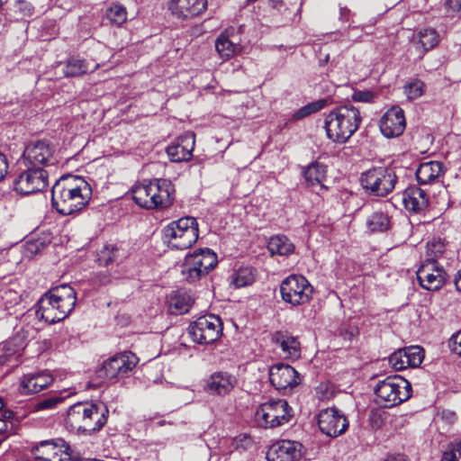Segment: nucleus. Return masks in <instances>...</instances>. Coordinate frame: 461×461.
Returning a JSON list of instances; mask_svg holds the SVG:
<instances>
[{"mask_svg": "<svg viewBox=\"0 0 461 461\" xmlns=\"http://www.w3.org/2000/svg\"><path fill=\"white\" fill-rule=\"evenodd\" d=\"M2 434L9 436V425L5 420L0 419V435Z\"/></svg>", "mask_w": 461, "mask_h": 461, "instance_id": "56", "label": "nucleus"}, {"mask_svg": "<svg viewBox=\"0 0 461 461\" xmlns=\"http://www.w3.org/2000/svg\"><path fill=\"white\" fill-rule=\"evenodd\" d=\"M273 340L280 346L285 357L291 359H298L300 357L301 347L296 337L286 331H277L275 333Z\"/></svg>", "mask_w": 461, "mask_h": 461, "instance_id": "31", "label": "nucleus"}, {"mask_svg": "<svg viewBox=\"0 0 461 461\" xmlns=\"http://www.w3.org/2000/svg\"><path fill=\"white\" fill-rule=\"evenodd\" d=\"M384 461H408L407 457L403 455L389 456Z\"/></svg>", "mask_w": 461, "mask_h": 461, "instance_id": "57", "label": "nucleus"}, {"mask_svg": "<svg viewBox=\"0 0 461 461\" xmlns=\"http://www.w3.org/2000/svg\"><path fill=\"white\" fill-rule=\"evenodd\" d=\"M163 233L169 247L181 250L187 249L198 239V223L194 217H182L166 226Z\"/></svg>", "mask_w": 461, "mask_h": 461, "instance_id": "5", "label": "nucleus"}, {"mask_svg": "<svg viewBox=\"0 0 461 461\" xmlns=\"http://www.w3.org/2000/svg\"><path fill=\"white\" fill-rule=\"evenodd\" d=\"M292 409L285 400H271L260 404L254 415L255 423L264 429H274L290 421Z\"/></svg>", "mask_w": 461, "mask_h": 461, "instance_id": "7", "label": "nucleus"}, {"mask_svg": "<svg viewBox=\"0 0 461 461\" xmlns=\"http://www.w3.org/2000/svg\"><path fill=\"white\" fill-rule=\"evenodd\" d=\"M108 409L103 402H78L69 407L67 424L78 433L91 435L107 422Z\"/></svg>", "mask_w": 461, "mask_h": 461, "instance_id": "2", "label": "nucleus"}, {"mask_svg": "<svg viewBox=\"0 0 461 461\" xmlns=\"http://www.w3.org/2000/svg\"><path fill=\"white\" fill-rule=\"evenodd\" d=\"M237 384L234 375L228 372L219 371L212 374L203 386L204 391L211 395H226L230 393Z\"/></svg>", "mask_w": 461, "mask_h": 461, "instance_id": "25", "label": "nucleus"}, {"mask_svg": "<svg viewBox=\"0 0 461 461\" xmlns=\"http://www.w3.org/2000/svg\"><path fill=\"white\" fill-rule=\"evenodd\" d=\"M402 203L408 211L420 212L428 207L429 198L425 190L411 187L404 191Z\"/></svg>", "mask_w": 461, "mask_h": 461, "instance_id": "30", "label": "nucleus"}, {"mask_svg": "<svg viewBox=\"0 0 461 461\" xmlns=\"http://www.w3.org/2000/svg\"><path fill=\"white\" fill-rule=\"evenodd\" d=\"M327 104V101L325 99H320L318 101L310 103L303 107H301L298 111H296L293 114V118L295 120H300L304 117H307L312 113H315L321 109H323Z\"/></svg>", "mask_w": 461, "mask_h": 461, "instance_id": "41", "label": "nucleus"}, {"mask_svg": "<svg viewBox=\"0 0 461 461\" xmlns=\"http://www.w3.org/2000/svg\"><path fill=\"white\" fill-rule=\"evenodd\" d=\"M445 6L447 13H457L461 10V0H446Z\"/></svg>", "mask_w": 461, "mask_h": 461, "instance_id": "51", "label": "nucleus"}, {"mask_svg": "<svg viewBox=\"0 0 461 461\" xmlns=\"http://www.w3.org/2000/svg\"><path fill=\"white\" fill-rule=\"evenodd\" d=\"M412 41L415 44L420 45L422 50L421 53L424 54L438 45L439 36L435 29L424 28L413 35Z\"/></svg>", "mask_w": 461, "mask_h": 461, "instance_id": "35", "label": "nucleus"}, {"mask_svg": "<svg viewBox=\"0 0 461 461\" xmlns=\"http://www.w3.org/2000/svg\"><path fill=\"white\" fill-rule=\"evenodd\" d=\"M444 173V164L440 161L431 160L419 166L416 170V177L420 185H430L443 177Z\"/></svg>", "mask_w": 461, "mask_h": 461, "instance_id": "29", "label": "nucleus"}, {"mask_svg": "<svg viewBox=\"0 0 461 461\" xmlns=\"http://www.w3.org/2000/svg\"><path fill=\"white\" fill-rule=\"evenodd\" d=\"M8 160L6 156L0 152V181L4 179L8 171Z\"/></svg>", "mask_w": 461, "mask_h": 461, "instance_id": "53", "label": "nucleus"}, {"mask_svg": "<svg viewBox=\"0 0 461 461\" xmlns=\"http://www.w3.org/2000/svg\"><path fill=\"white\" fill-rule=\"evenodd\" d=\"M417 279L422 288L429 291H438L446 282V272L436 259L428 258L419 267Z\"/></svg>", "mask_w": 461, "mask_h": 461, "instance_id": "15", "label": "nucleus"}, {"mask_svg": "<svg viewBox=\"0 0 461 461\" xmlns=\"http://www.w3.org/2000/svg\"><path fill=\"white\" fill-rule=\"evenodd\" d=\"M267 249L272 255L289 256L294 251V245L285 235L279 234L270 238Z\"/></svg>", "mask_w": 461, "mask_h": 461, "instance_id": "36", "label": "nucleus"}, {"mask_svg": "<svg viewBox=\"0 0 461 461\" xmlns=\"http://www.w3.org/2000/svg\"><path fill=\"white\" fill-rule=\"evenodd\" d=\"M377 94L371 90L356 91L352 95L353 101L361 103H374Z\"/></svg>", "mask_w": 461, "mask_h": 461, "instance_id": "45", "label": "nucleus"}, {"mask_svg": "<svg viewBox=\"0 0 461 461\" xmlns=\"http://www.w3.org/2000/svg\"><path fill=\"white\" fill-rule=\"evenodd\" d=\"M8 438V435L2 434L0 435V445Z\"/></svg>", "mask_w": 461, "mask_h": 461, "instance_id": "59", "label": "nucleus"}, {"mask_svg": "<svg viewBox=\"0 0 461 461\" xmlns=\"http://www.w3.org/2000/svg\"><path fill=\"white\" fill-rule=\"evenodd\" d=\"M112 276L108 271H100L92 277V282L95 285H105L110 284Z\"/></svg>", "mask_w": 461, "mask_h": 461, "instance_id": "48", "label": "nucleus"}, {"mask_svg": "<svg viewBox=\"0 0 461 461\" xmlns=\"http://www.w3.org/2000/svg\"><path fill=\"white\" fill-rule=\"evenodd\" d=\"M19 8L24 12V14L30 15L32 14L31 5L25 1H20L18 3Z\"/></svg>", "mask_w": 461, "mask_h": 461, "instance_id": "55", "label": "nucleus"}, {"mask_svg": "<svg viewBox=\"0 0 461 461\" xmlns=\"http://www.w3.org/2000/svg\"><path fill=\"white\" fill-rule=\"evenodd\" d=\"M454 283L456 290L461 293V269L457 272Z\"/></svg>", "mask_w": 461, "mask_h": 461, "instance_id": "58", "label": "nucleus"}, {"mask_svg": "<svg viewBox=\"0 0 461 461\" xmlns=\"http://www.w3.org/2000/svg\"><path fill=\"white\" fill-rule=\"evenodd\" d=\"M269 380L278 391L291 390L301 383L297 371L285 364H277L270 368Z\"/></svg>", "mask_w": 461, "mask_h": 461, "instance_id": "18", "label": "nucleus"}, {"mask_svg": "<svg viewBox=\"0 0 461 461\" xmlns=\"http://www.w3.org/2000/svg\"><path fill=\"white\" fill-rule=\"evenodd\" d=\"M449 347L454 352L461 355V330L450 338Z\"/></svg>", "mask_w": 461, "mask_h": 461, "instance_id": "49", "label": "nucleus"}, {"mask_svg": "<svg viewBox=\"0 0 461 461\" xmlns=\"http://www.w3.org/2000/svg\"><path fill=\"white\" fill-rule=\"evenodd\" d=\"M375 393L377 402L390 408L407 401L411 395V384L400 375L388 376L380 381Z\"/></svg>", "mask_w": 461, "mask_h": 461, "instance_id": "6", "label": "nucleus"}, {"mask_svg": "<svg viewBox=\"0 0 461 461\" xmlns=\"http://www.w3.org/2000/svg\"><path fill=\"white\" fill-rule=\"evenodd\" d=\"M194 301L190 294L177 292L170 297L169 311L173 314H185L189 312Z\"/></svg>", "mask_w": 461, "mask_h": 461, "instance_id": "37", "label": "nucleus"}, {"mask_svg": "<svg viewBox=\"0 0 461 461\" xmlns=\"http://www.w3.org/2000/svg\"><path fill=\"white\" fill-rule=\"evenodd\" d=\"M442 418L445 419L447 422L453 423L456 420V414L450 411H445L442 412Z\"/></svg>", "mask_w": 461, "mask_h": 461, "instance_id": "54", "label": "nucleus"}, {"mask_svg": "<svg viewBox=\"0 0 461 461\" xmlns=\"http://www.w3.org/2000/svg\"><path fill=\"white\" fill-rule=\"evenodd\" d=\"M370 421L374 428H381L384 424L383 414L380 411H373L370 416Z\"/></svg>", "mask_w": 461, "mask_h": 461, "instance_id": "52", "label": "nucleus"}, {"mask_svg": "<svg viewBox=\"0 0 461 461\" xmlns=\"http://www.w3.org/2000/svg\"><path fill=\"white\" fill-rule=\"evenodd\" d=\"M137 360V357L131 352L115 356L104 363L97 371V375L109 380L123 377L135 367Z\"/></svg>", "mask_w": 461, "mask_h": 461, "instance_id": "14", "label": "nucleus"}, {"mask_svg": "<svg viewBox=\"0 0 461 461\" xmlns=\"http://www.w3.org/2000/svg\"><path fill=\"white\" fill-rule=\"evenodd\" d=\"M3 407H4V403H3L2 399L0 398V410H2Z\"/></svg>", "mask_w": 461, "mask_h": 461, "instance_id": "60", "label": "nucleus"}, {"mask_svg": "<svg viewBox=\"0 0 461 461\" xmlns=\"http://www.w3.org/2000/svg\"><path fill=\"white\" fill-rule=\"evenodd\" d=\"M131 192L138 205L152 210L170 207L175 200L176 190L170 180L155 178L135 185Z\"/></svg>", "mask_w": 461, "mask_h": 461, "instance_id": "3", "label": "nucleus"}, {"mask_svg": "<svg viewBox=\"0 0 461 461\" xmlns=\"http://www.w3.org/2000/svg\"><path fill=\"white\" fill-rule=\"evenodd\" d=\"M326 166L319 162H314L303 169V174L306 184L309 186H319L321 189H326L323 182L326 179Z\"/></svg>", "mask_w": 461, "mask_h": 461, "instance_id": "34", "label": "nucleus"}, {"mask_svg": "<svg viewBox=\"0 0 461 461\" xmlns=\"http://www.w3.org/2000/svg\"><path fill=\"white\" fill-rule=\"evenodd\" d=\"M301 447L296 441H277L269 447L267 458L268 461H298L302 455Z\"/></svg>", "mask_w": 461, "mask_h": 461, "instance_id": "24", "label": "nucleus"}, {"mask_svg": "<svg viewBox=\"0 0 461 461\" xmlns=\"http://www.w3.org/2000/svg\"><path fill=\"white\" fill-rule=\"evenodd\" d=\"M222 331V324L219 317L205 315L199 317L189 325L188 332L198 344H210L216 341Z\"/></svg>", "mask_w": 461, "mask_h": 461, "instance_id": "12", "label": "nucleus"}, {"mask_svg": "<svg viewBox=\"0 0 461 461\" xmlns=\"http://www.w3.org/2000/svg\"><path fill=\"white\" fill-rule=\"evenodd\" d=\"M25 348V338L16 333L12 338L0 344V366H16L22 352Z\"/></svg>", "mask_w": 461, "mask_h": 461, "instance_id": "23", "label": "nucleus"}, {"mask_svg": "<svg viewBox=\"0 0 461 461\" xmlns=\"http://www.w3.org/2000/svg\"><path fill=\"white\" fill-rule=\"evenodd\" d=\"M25 167L14 182V190L24 195L44 190L49 184L47 171L44 168Z\"/></svg>", "mask_w": 461, "mask_h": 461, "instance_id": "13", "label": "nucleus"}, {"mask_svg": "<svg viewBox=\"0 0 461 461\" xmlns=\"http://www.w3.org/2000/svg\"><path fill=\"white\" fill-rule=\"evenodd\" d=\"M362 118L352 105H343L331 111L325 119L327 136L334 142L345 143L357 131Z\"/></svg>", "mask_w": 461, "mask_h": 461, "instance_id": "4", "label": "nucleus"}, {"mask_svg": "<svg viewBox=\"0 0 461 461\" xmlns=\"http://www.w3.org/2000/svg\"><path fill=\"white\" fill-rule=\"evenodd\" d=\"M54 148L45 140H39L26 147L23 158L25 166L43 168L55 163Z\"/></svg>", "mask_w": 461, "mask_h": 461, "instance_id": "16", "label": "nucleus"}, {"mask_svg": "<svg viewBox=\"0 0 461 461\" xmlns=\"http://www.w3.org/2000/svg\"><path fill=\"white\" fill-rule=\"evenodd\" d=\"M405 126L406 121L403 110L398 106L387 110L379 122L380 131L386 138H395L402 135Z\"/></svg>", "mask_w": 461, "mask_h": 461, "instance_id": "20", "label": "nucleus"}, {"mask_svg": "<svg viewBox=\"0 0 461 461\" xmlns=\"http://www.w3.org/2000/svg\"><path fill=\"white\" fill-rule=\"evenodd\" d=\"M444 251V244L440 240L429 242L427 245V255L429 258H437Z\"/></svg>", "mask_w": 461, "mask_h": 461, "instance_id": "47", "label": "nucleus"}, {"mask_svg": "<svg viewBox=\"0 0 461 461\" xmlns=\"http://www.w3.org/2000/svg\"><path fill=\"white\" fill-rule=\"evenodd\" d=\"M36 314L49 323H55L63 320L60 310L56 303L44 294L37 303Z\"/></svg>", "mask_w": 461, "mask_h": 461, "instance_id": "32", "label": "nucleus"}, {"mask_svg": "<svg viewBox=\"0 0 461 461\" xmlns=\"http://www.w3.org/2000/svg\"><path fill=\"white\" fill-rule=\"evenodd\" d=\"M53 381V375L47 370L27 373L20 378L18 392L22 395L37 393L50 386Z\"/></svg>", "mask_w": 461, "mask_h": 461, "instance_id": "19", "label": "nucleus"}, {"mask_svg": "<svg viewBox=\"0 0 461 461\" xmlns=\"http://www.w3.org/2000/svg\"><path fill=\"white\" fill-rule=\"evenodd\" d=\"M318 425L322 433L335 438L347 430L348 422L339 410L328 408L319 413Z\"/></svg>", "mask_w": 461, "mask_h": 461, "instance_id": "17", "label": "nucleus"}, {"mask_svg": "<svg viewBox=\"0 0 461 461\" xmlns=\"http://www.w3.org/2000/svg\"><path fill=\"white\" fill-rule=\"evenodd\" d=\"M107 18L115 24H122L127 19V12L125 7L117 3H113L106 11Z\"/></svg>", "mask_w": 461, "mask_h": 461, "instance_id": "42", "label": "nucleus"}, {"mask_svg": "<svg viewBox=\"0 0 461 461\" xmlns=\"http://www.w3.org/2000/svg\"><path fill=\"white\" fill-rule=\"evenodd\" d=\"M207 0H170L167 9L179 20H186L200 14L205 10Z\"/></svg>", "mask_w": 461, "mask_h": 461, "instance_id": "26", "label": "nucleus"}, {"mask_svg": "<svg viewBox=\"0 0 461 461\" xmlns=\"http://www.w3.org/2000/svg\"><path fill=\"white\" fill-rule=\"evenodd\" d=\"M30 452L35 461H73L69 445L60 438L35 442Z\"/></svg>", "mask_w": 461, "mask_h": 461, "instance_id": "11", "label": "nucleus"}, {"mask_svg": "<svg viewBox=\"0 0 461 461\" xmlns=\"http://www.w3.org/2000/svg\"><path fill=\"white\" fill-rule=\"evenodd\" d=\"M282 299L293 306L307 303L311 301L313 287L302 275H290L280 285Z\"/></svg>", "mask_w": 461, "mask_h": 461, "instance_id": "10", "label": "nucleus"}, {"mask_svg": "<svg viewBox=\"0 0 461 461\" xmlns=\"http://www.w3.org/2000/svg\"><path fill=\"white\" fill-rule=\"evenodd\" d=\"M67 396H61L59 394L50 395L47 398L40 400L36 405L35 409L37 411L43 410H52L56 408L59 403H61Z\"/></svg>", "mask_w": 461, "mask_h": 461, "instance_id": "44", "label": "nucleus"}, {"mask_svg": "<svg viewBox=\"0 0 461 461\" xmlns=\"http://www.w3.org/2000/svg\"><path fill=\"white\" fill-rule=\"evenodd\" d=\"M217 263V255L212 250L199 249L185 258L181 272L186 281L194 283L208 275Z\"/></svg>", "mask_w": 461, "mask_h": 461, "instance_id": "9", "label": "nucleus"}, {"mask_svg": "<svg viewBox=\"0 0 461 461\" xmlns=\"http://www.w3.org/2000/svg\"><path fill=\"white\" fill-rule=\"evenodd\" d=\"M95 61H88L79 58H70L66 62L63 72L66 77H79L93 72L98 68Z\"/></svg>", "mask_w": 461, "mask_h": 461, "instance_id": "33", "label": "nucleus"}, {"mask_svg": "<svg viewBox=\"0 0 461 461\" xmlns=\"http://www.w3.org/2000/svg\"><path fill=\"white\" fill-rule=\"evenodd\" d=\"M194 143V134L191 131L185 132L167 148V153L170 160L173 162H181L190 159Z\"/></svg>", "mask_w": 461, "mask_h": 461, "instance_id": "27", "label": "nucleus"}, {"mask_svg": "<svg viewBox=\"0 0 461 461\" xmlns=\"http://www.w3.org/2000/svg\"><path fill=\"white\" fill-rule=\"evenodd\" d=\"M357 334H358V330L355 326H349L348 328L341 330V331H340V335L345 339H348V340H351L352 339L357 337Z\"/></svg>", "mask_w": 461, "mask_h": 461, "instance_id": "50", "label": "nucleus"}, {"mask_svg": "<svg viewBox=\"0 0 461 461\" xmlns=\"http://www.w3.org/2000/svg\"><path fill=\"white\" fill-rule=\"evenodd\" d=\"M92 197L90 185L81 176H61L52 186V206L63 215H69L84 209Z\"/></svg>", "mask_w": 461, "mask_h": 461, "instance_id": "1", "label": "nucleus"}, {"mask_svg": "<svg viewBox=\"0 0 461 461\" xmlns=\"http://www.w3.org/2000/svg\"><path fill=\"white\" fill-rule=\"evenodd\" d=\"M234 29L230 28L222 32L215 41V48L223 60H228L240 52L241 47L234 39Z\"/></svg>", "mask_w": 461, "mask_h": 461, "instance_id": "28", "label": "nucleus"}, {"mask_svg": "<svg viewBox=\"0 0 461 461\" xmlns=\"http://www.w3.org/2000/svg\"><path fill=\"white\" fill-rule=\"evenodd\" d=\"M397 176L393 169L386 167L371 168L362 173L360 182L367 194L375 196H385L395 186Z\"/></svg>", "mask_w": 461, "mask_h": 461, "instance_id": "8", "label": "nucleus"}, {"mask_svg": "<svg viewBox=\"0 0 461 461\" xmlns=\"http://www.w3.org/2000/svg\"><path fill=\"white\" fill-rule=\"evenodd\" d=\"M255 280L253 269L249 267H240L230 276V284L234 288L251 285Z\"/></svg>", "mask_w": 461, "mask_h": 461, "instance_id": "39", "label": "nucleus"}, {"mask_svg": "<svg viewBox=\"0 0 461 461\" xmlns=\"http://www.w3.org/2000/svg\"><path fill=\"white\" fill-rule=\"evenodd\" d=\"M2 4H3V3H2V0H0V7L2 6Z\"/></svg>", "mask_w": 461, "mask_h": 461, "instance_id": "61", "label": "nucleus"}, {"mask_svg": "<svg viewBox=\"0 0 461 461\" xmlns=\"http://www.w3.org/2000/svg\"><path fill=\"white\" fill-rule=\"evenodd\" d=\"M45 294L53 302V303H56L59 306L63 320L68 316L76 305V292L74 288L68 285L64 284L56 286Z\"/></svg>", "mask_w": 461, "mask_h": 461, "instance_id": "22", "label": "nucleus"}, {"mask_svg": "<svg viewBox=\"0 0 461 461\" xmlns=\"http://www.w3.org/2000/svg\"><path fill=\"white\" fill-rule=\"evenodd\" d=\"M424 83L420 79H412L404 86V94L407 98L413 100L424 94Z\"/></svg>", "mask_w": 461, "mask_h": 461, "instance_id": "43", "label": "nucleus"}, {"mask_svg": "<svg viewBox=\"0 0 461 461\" xmlns=\"http://www.w3.org/2000/svg\"><path fill=\"white\" fill-rule=\"evenodd\" d=\"M122 257L120 247L116 244H106L98 251L96 262L99 266L108 267Z\"/></svg>", "mask_w": 461, "mask_h": 461, "instance_id": "38", "label": "nucleus"}, {"mask_svg": "<svg viewBox=\"0 0 461 461\" xmlns=\"http://www.w3.org/2000/svg\"><path fill=\"white\" fill-rule=\"evenodd\" d=\"M443 461H461V442L454 443L443 455Z\"/></svg>", "mask_w": 461, "mask_h": 461, "instance_id": "46", "label": "nucleus"}, {"mask_svg": "<svg viewBox=\"0 0 461 461\" xmlns=\"http://www.w3.org/2000/svg\"><path fill=\"white\" fill-rule=\"evenodd\" d=\"M389 218L383 212H374L367 220V227L371 231H384L388 229Z\"/></svg>", "mask_w": 461, "mask_h": 461, "instance_id": "40", "label": "nucleus"}, {"mask_svg": "<svg viewBox=\"0 0 461 461\" xmlns=\"http://www.w3.org/2000/svg\"><path fill=\"white\" fill-rule=\"evenodd\" d=\"M424 358L422 348L411 346L393 352L389 357V363L395 370L419 366Z\"/></svg>", "mask_w": 461, "mask_h": 461, "instance_id": "21", "label": "nucleus"}]
</instances>
